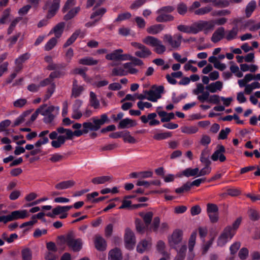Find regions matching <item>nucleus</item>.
<instances>
[{
	"label": "nucleus",
	"instance_id": "12",
	"mask_svg": "<svg viewBox=\"0 0 260 260\" xmlns=\"http://www.w3.org/2000/svg\"><path fill=\"white\" fill-rule=\"evenodd\" d=\"M90 120L94 124L96 131L100 129L102 125L105 123H109L110 122L108 115L106 113L102 114L100 118H99L97 116L92 117Z\"/></svg>",
	"mask_w": 260,
	"mask_h": 260
},
{
	"label": "nucleus",
	"instance_id": "18",
	"mask_svg": "<svg viewBox=\"0 0 260 260\" xmlns=\"http://www.w3.org/2000/svg\"><path fill=\"white\" fill-rule=\"evenodd\" d=\"M80 36V38H83L84 35L80 29H78L75 31V32L71 35V36L67 40L66 42L63 44V48H66L69 46L72 45Z\"/></svg>",
	"mask_w": 260,
	"mask_h": 260
},
{
	"label": "nucleus",
	"instance_id": "63",
	"mask_svg": "<svg viewBox=\"0 0 260 260\" xmlns=\"http://www.w3.org/2000/svg\"><path fill=\"white\" fill-rule=\"evenodd\" d=\"M157 44L155 46L154 51L158 54H162L166 50V47L161 44V42L160 40L159 43H157Z\"/></svg>",
	"mask_w": 260,
	"mask_h": 260
},
{
	"label": "nucleus",
	"instance_id": "57",
	"mask_svg": "<svg viewBox=\"0 0 260 260\" xmlns=\"http://www.w3.org/2000/svg\"><path fill=\"white\" fill-rule=\"evenodd\" d=\"M241 220H242L241 218L239 217L234 221V222L233 223L232 226L229 225V226H226V227H229L230 228V229L231 230V232H232L231 233H232L233 232H234V235H235V234L236 233L237 230L238 229V228L239 227V225L241 224Z\"/></svg>",
	"mask_w": 260,
	"mask_h": 260
},
{
	"label": "nucleus",
	"instance_id": "45",
	"mask_svg": "<svg viewBox=\"0 0 260 260\" xmlns=\"http://www.w3.org/2000/svg\"><path fill=\"white\" fill-rule=\"evenodd\" d=\"M21 256L22 260H31L32 251L29 248H24L21 250Z\"/></svg>",
	"mask_w": 260,
	"mask_h": 260
},
{
	"label": "nucleus",
	"instance_id": "34",
	"mask_svg": "<svg viewBox=\"0 0 260 260\" xmlns=\"http://www.w3.org/2000/svg\"><path fill=\"white\" fill-rule=\"evenodd\" d=\"M142 41L144 44L147 45L154 47L157 45V43L159 42V40L154 37L148 36L144 38Z\"/></svg>",
	"mask_w": 260,
	"mask_h": 260
},
{
	"label": "nucleus",
	"instance_id": "13",
	"mask_svg": "<svg viewBox=\"0 0 260 260\" xmlns=\"http://www.w3.org/2000/svg\"><path fill=\"white\" fill-rule=\"evenodd\" d=\"M183 232L180 230H175L172 233L171 238L169 239L170 245L171 247L180 243L182 240Z\"/></svg>",
	"mask_w": 260,
	"mask_h": 260
},
{
	"label": "nucleus",
	"instance_id": "40",
	"mask_svg": "<svg viewBox=\"0 0 260 260\" xmlns=\"http://www.w3.org/2000/svg\"><path fill=\"white\" fill-rule=\"evenodd\" d=\"M197 235V233L196 231L193 232L191 233V234L190 236V238L189 239L188 249H189V252L190 253H191V252L193 251V249L194 246L196 244V240Z\"/></svg>",
	"mask_w": 260,
	"mask_h": 260
},
{
	"label": "nucleus",
	"instance_id": "14",
	"mask_svg": "<svg viewBox=\"0 0 260 260\" xmlns=\"http://www.w3.org/2000/svg\"><path fill=\"white\" fill-rule=\"evenodd\" d=\"M217 148V149L212 155L211 159L213 161L219 159L220 162H224L226 160V157L223 154L225 152V148L222 145H218Z\"/></svg>",
	"mask_w": 260,
	"mask_h": 260
},
{
	"label": "nucleus",
	"instance_id": "61",
	"mask_svg": "<svg viewBox=\"0 0 260 260\" xmlns=\"http://www.w3.org/2000/svg\"><path fill=\"white\" fill-rule=\"evenodd\" d=\"M84 88L82 86L73 87L72 89V95L74 98H77L80 96L83 91Z\"/></svg>",
	"mask_w": 260,
	"mask_h": 260
},
{
	"label": "nucleus",
	"instance_id": "38",
	"mask_svg": "<svg viewBox=\"0 0 260 260\" xmlns=\"http://www.w3.org/2000/svg\"><path fill=\"white\" fill-rule=\"evenodd\" d=\"M198 173L199 169L198 168L194 169L188 168L183 171L182 173L183 176L187 177H189L191 176H198Z\"/></svg>",
	"mask_w": 260,
	"mask_h": 260
},
{
	"label": "nucleus",
	"instance_id": "50",
	"mask_svg": "<svg viewBox=\"0 0 260 260\" xmlns=\"http://www.w3.org/2000/svg\"><path fill=\"white\" fill-rule=\"evenodd\" d=\"M132 17V14L128 12L119 14L117 17L115 19L114 22H120L127 19H129Z\"/></svg>",
	"mask_w": 260,
	"mask_h": 260
},
{
	"label": "nucleus",
	"instance_id": "37",
	"mask_svg": "<svg viewBox=\"0 0 260 260\" xmlns=\"http://www.w3.org/2000/svg\"><path fill=\"white\" fill-rule=\"evenodd\" d=\"M256 6V3L255 1H251L246 6L245 9V14L247 18L251 16L252 12L254 11Z\"/></svg>",
	"mask_w": 260,
	"mask_h": 260
},
{
	"label": "nucleus",
	"instance_id": "64",
	"mask_svg": "<svg viewBox=\"0 0 260 260\" xmlns=\"http://www.w3.org/2000/svg\"><path fill=\"white\" fill-rule=\"evenodd\" d=\"M198 131L197 126L185 127L182 129V132L187 134H193L196 133Z\"/></svg>",
	"mask_w": 260,
	"mask_h": 260
},
{
	"label": "nucleus",
	"instance_id": "10",
	"mask_svg": "<svg viewBox=\"0 0 260 260\" xmlns=\"http://www.w3.org/2000/svg\"><path fill=\"white\" fill-rule=\"evenodd\" d=\"M125 248L128 250L134 249L136 244V238L133 232L129 228H126L124 235Z\"/></svg>",
	"mask_w": 260,
	"mask_h": 260
},
{
	"label": "nucleus",
	"instance_id": "19",
	"mask_svg": "<svg viewBox=\"0 0 260 260\" xmlns=\"http://www.w3.org/2000/svg\"><path fill=\"white\" fill-rule=\"evenodd\" d=\"M225 29L223 27H218L213 34L211 37L212 42L216 43L224 38Z\"/></svg>",
	"mask_w": 260,
	"mask_h": 260
},
{
	"label": "nucleus",
	"instance_id": "20",
	"mask_svg": "<svg viewBox=\"0 0 260 260\" xmlns=\"http://www.w3.org/2000/svg\"><path fill=\"white\" fill-rule=\"evenodd\" d=\"M161 108H162L161 107H158L156 111L159 116L161 117L160 121L161 122H169L175 118L174 114L173 112L167 113L164 111H158V109Z\"/></svg>",
	"mask_w": 260,
	"mask_h": 260
},
{
	"label": "nucleus",
	"instance_id": "62",
	"mask_svg": "<svg viewBox=\"0 0 260 260\" xmlns=\"http://www.w3.org/2000/svg\"><path fill=\"white\" fill-rule=\"evenodd\" d=\"M106 11L104 8L99 9L91 14L90 18L93 19L97 16L102 17L106 12Z\"/></svg>",
	"mask_w": 260,
	"mask_h": 260
},
{
	"label": "nucleus",
	"instance_id": "23",
	"mask_svg": "<svg viewBox=\"0 0 260 260\" xmlns=\"http://www.w3.org/2000/svg\"><path fill=\"white\" fill-rule=\"evenodd\" d=\"M12 220H15L18 219H24L28 216L27 212L26 210H15L10 213Z\"/></svg>",
	"mask_w": 260,
	"mask_h": 260
},
{
	"label": "nucleus",
	"instance_id": "27",
	"mask_svg": "<svg viewBox=\"0 0 260 260\" xmlns=\"http://www.w3.org/2000/svg\"><path fill=\"white\" fill-rule=\"evenodd\" d=\"M108 258L109 260H121L122 256L121 250L118 248L111 250L109 253Z\"/></svg>",
	"mask_w": 260,
	"mask_h": 260
},
{
	"label": "nucleus",
	"instance_id": "41",
	"mask_svg": "<svg viewBox=\"0 0 260 260\" xmlns=\"http://www.w3.org/2000/svg\"><path fill=\"white\" fill-rule=\"evenodd\" d=\"M64 133L66 134V135H64V136L68 140H72L74 136H76L77 137H80V129L75 130V131L73 132L71 129L67 128L66 132Z\"/></svg>",
	"mask_w": 260,
	"mask_h": 260
},
{
	"label": "nucleus",
	"instance_id": "28",
	"mask_svg": "<svg viewBox=\"0 0 260 260\" xmlns=\"http://www.w3.org/2000/svg\"><path fill=\"white\" fill-rule=\"evenodd\" d=\"M158 16L156 18L157 22H167L174 20V17L171 15L164 13H156Z\"/></svg>",
	"mask_w": 260,
	"mask_h": 260
},
{
	"label": "nucleus",
	"instance_id": "54",
	"mask_svg": "<svg viewBox=\"0 0 260 260\" xmlns=\"http://www.w3.org/2000/svg\"><path fill=\"white\" fill-rule=\"evenodd\" d=\"M30 57V54L28 53H25L21 55L18 58H16L15 61V63H19L22 64L26 60L28 59Z\"/></svg>",
	"mask_w": 260,
	"mask_h": 260
},
{
	"label": "nucleus",
	"instance_id": "52",
	"mask_svg": "<svg viewBox=\"0 0 260 260\" xmlns=\"http://www.w3.org/2000/svg\"><path fill=\"white\" fill-rule=\"evenodd\" d=\"M55 89V84L54 83L51 84L48 88L46 94L44 96V101L48 100L54 93Z\"/></svg>",
	"mask_w": 260,
	"mask_h": 260
},
{
	"label": "nucleus",
	"instance_id": "55",
	"mask_svg": "<svg viewBox=\"0 0 260 260\" xmlns=\"http://www.w3.org/2000/svg\"><path fill=\"white\" fill-rule=\"evenodd\" d=\"M127 74V72L121 67L115 68L112 70V75L114 76H123Z\"/></svg>",
	"mask_w": 260,
	"mask_h": 260
},
{
	"label": "nucleus",
	"instance_id": "48",
	"mask_svg": "<svg viewBox=\"0 0 260 260\" xmlns=\"http://www.w3.org/2000/svg\"><path fill=\"white\" fill-rule=\"evenodd\" d=\"M57 38H52L46 44L44 49L46 51L51 50L56 45Z\"/></svg>",
	"mask_w": 260,
	"mask_h": 260
},
{
	"label": "nucleus",
	"instance_id": "24",
	"mask_svg": "<svg viewBox=\"0 0 260 260\" xmlns=\"http://www.w3.org/2000/svg\"><path fill=\"white\" fill-rule=\"evenodd\" d=\"M112 180L111 176H102L92 179L91 182L94 184H102L106 182H110Z\"/></svg>",
	"mask_w": 260,
	"mask_h": 260
},
{
	"label": "nucleus",
	"instance_id": "25",
	"mask_svg": "<svg viewBox=\"0 0 260 260\" xmlns=\"http://www.w3.org/2000/svg\"><path fill=\"white\" fill-rule=\"evenodd\" d=\"M239 30L238 26H234L231 30L226 31V35L224 36V38L228 41L235 39L237 37Z\"/></svg>",
	"mask_w": 260,
	"mask_h": 260
},
{
	"label": "nucleus",
	"instance_id": "29",
	"mask_svg": "<svg viewBox=\"0 0 260 260\" xmlns=\"http://www.w3.org/2000/svg\"><path fill=\"white\" fill-rule=\"evenodd\" d=\"M165 28L162 24H157L151 25L147 28V32L151 35H156L161 32Z\"/></svg>",
	"mask_w": 260,
	"mask_h": 260
},
{
	"label": "nucleus",
	"instance_id": "17",
	"mask_svg": "<svg viewBox=\"0 0 260 260\" xmlns=\"http://www.w3.org/2000/svg\"><path fill=\"white\" fill-rule=\"evenodd\" d=\"M137 123L136 120H132L128 118L123 119L120 121L118 125L119 129H125L136 126Z\"/></svg>",
	"mask_w": 260,
	"mask_h": 260
},
{
	"label": "nucleus",
	"instance_id": "39",
	"mask_svg": "<svg viewBox=\"0 0 260 260\" xmlns=\"http://www.w3.org/2000/svg\"><path fill=\"white\" fill-rule=\"evenodd\" d=\"M187 250V246L186 245H182L177 252V255L175 257L174 260H184Z\"/></svg>",
	"mask_w": 260,
	"mask_h": 260
},
{
	"label": "nucleus",
	"instance_id": "58",
	"mask_svg": "<svg viewBox=\"0 0 260 260\" xmlns=\"http://www.w3.org/2000/svg\"><path fill=\"white\" fill-rule=\"evenodd\" d=\"M10 8H7L4 11L2 17L0 18L1 24H4L6 23L7 19H8L10 16Z\"/></svg>",
	"mask_w": 260,
	"mask_h": 260
},
{
	"label": "nucleus",
	"instance_id": "11",
	"mask_svg": "<svg viewBox=\"0 0 260 260\" xmlns=\"http://www.w3.org/2000/svg\"><path fill=\"white\" fill-rule=\"evenodd\" d=\"M55 107L54 106H50L48 107L46 109L42 110L41 115L44 117L43 119V122L46 124H50L54 120L55 116L52 114L54 111Z\"/></svg>",
	"mask_w": 260,
	"mask_h": 260
},
{
	"label": "nucleus",
	"instance_id": "26",
	"mask_svg": "<svg viewBox=\"0 0 260 260\" xmlns=\"http://www.w3.org/2000/svg\"><path fill=\"white\" fill-rule=\"evenodd\" d=\"M222 88V83L218 81L212 83L205 87V89L211 93H215L217 90H221Z\"/></svg>",
	"mask_w": 260,
	"mask_h": 260
},
{
	"label": "nucleus",
	"instance_id": "49",
	"mask_svg": "<svg viewBox=\"0 0 260 260\" xmlns=\"http://www.w3.org/2000/svg\"><path fill=\"white\" fill-rule=\"evenodd\" d=\"M191 188L189 182H187L180 187H178L175 189V192L177 194H180L184 192L189 191Z\"/></svg>",
	"mask_w": 260,
	"mask_h": 260
},
{
	"label": "nucleus",
	"instance_id": "46",
	"mask_svg": "<svg viewBox=\"0 0 260 260\" xmlns=\"http://www.w3.org/2000/svg\"><path fill=\"white\" fill-rule=\"evenodd\" d=\"M212 8L211 6H207L196 10L194 11V13L197 15H203L209 13L212 11Z\"/></svg>",
	"mask_w": 260,
	"mask_h": 260
},
{
	"label": "nucleus",
	"instance_id": "47",
	"mask_svg": "<svg viewBox=\"0 0 260 260\" xmlns=\"http://www.w3.org/2000/svg\"><path fill=\"white\" fill-rule=\"evenodd\" d=\"M172 137V132H167L165 133H157L153 136V139L159 141L164 140Z\"/></svg>",
	"mask_w": 260,
	"mask_h": 260
},
{
	"label": "nucleus",
	"instance_id": "1",
	"mask_svg": "<svg viewBox=\"0 0 260 260\" xmlns=\"http://www.w3.org/2000/svg\"><path fill=\"white\" fill-rule=\"evenodd\" d=\"M75 234L73 231L69 232L66 236H60L58 238L74 252H79L82 248L83 241L81 238H75Z\"/></svg>",
	"mask_w": 260,
	"mask_h": 260
},
{
	"label": "nucleus",
	"instance_id": "59",
	"mask_svg": "<svg viewBox=\"0 0 260 260\" xmlns=\"http://www.w3.org/2000/svg\"><path fill=\"white\" fill-rule=\"evenodd\" d=\"M209 92H210L208 90L205 91H204L202 93V95H199L198 96V100L201 103L208 102L210 96Z\"/></svg>",
	"mask_w": 260,
	"mask_h": 260
},
{
	"label": "nucleus",
	"instance_id": "60",
	"mask_svg": "<svg viewBox=\"0 0 260 260\" xmlns=\"http://www.w3.org/2000/svg\"><path fill=\"white\" fill-rule=\"evenodd\" d=\"M175 10V8L172 6H167L162 7L156 11V13H170L173 12Z\"/></svg>",
	"mask_w": 260,
	"mask_h": 260
},
{
	"label": "nucleus",
	"instance_id": "6",
	"mask_svg": "<svg viewBox=\"0 0 260 260\" xmlns=\"http://www.w3.org/2000/svg\"><path fill=\"white\" fill-rule=\"evenodd\" d=\"M49 138L52 140L51 145L54 148H60L68 140L64 135H58L56 131L51 132L49 135Z\"/></svg>",
	"mask_w": 260,
	"mask_h": 260
},
{
	"label": "nucleus",
	"instance_id": "56",
	"mask_svg": "<svg viewBox=\"0 0 260 260\" xmlns=\"http://www.w3.org/2000/svg\"><path fill=\"white\" fill-rule=\"evenodd\" d=\"M153 217V213L152 212H147L143 217V219L145 222L146 228L151 223Z\"/></svg>",
	"mask_w": 260,
	"mask_h": 260
},
{
	"label": "nucleus",
	"instance_id": "9",
	"mask_svg": "<svg viewBox=\"0 0 260 260\" xmlns=\"http://www.w3.org/2000/svg\"><path fill=\"white\" fill-rule=\"evenodd\" d=\"M131 45L139 49V50L136 51L135 53V55L138 57L145 58L151 54L150 49L140 43L133 42L131 43Z\"/></svg>",
	"mask_w": 260,
	"mask_h": 260
},
{
	"label": "nucleus",
	"instance_id": "51",
	"mask_svg": "<svg viewBox=\"0 0 260 260\" xmlns=\"http://www.w3.org/2000/svg\"><path fill=\"white\" fill-rule=\"evenodd\" d=\"M187 9L186 5L184 3H180L177 5V12L181 15H184L187 12Z\"/></svg>",
	"mask_w": 260,
	"mask_h": 260
},
{
	"label": "nucleus",
	"instance_id": "16",
	"mask_svg": "<svg viewBox=\"0 0 260 260\" xmlns=\"http://www.w3.org/2000/svg\"><path fill=\"white\" fill-rule=\"evenodd\" d=\"M49 130H44L42 132H41L39 134V137L40 138V139L38 140L36 143L35 144V146L37 147H40L42 145H45L49 143V140L48 137L47 136V135H49Z\"/></svg>",
	"mask_w": 260,
	"mask_h": 260
},
{
	"label": "nucleus",
	"instance_id": "2",
	"mask_svg": "<svg viewBox=\"0 0 260 260\" xmlns=\"http://www.w3.org/2000/svg\"><path fill=\"white\" fill-rule=\"evenodd\" d=\"M65 67L66 66L64 63H51L47 66V69L48 70L54 71L51 72L49 76V78L53 82L55 78H60L65 74Z\"/></svg>",
	"mask_w": 260,
	"mask_h": 260
},
{
	"label": "nucleus",
	"instance_id": "22",
	"mask_svg": "<svg viewBox=\"0 0 260 260\" xmlns=\"http://www.w3.org/2000/svg\"><path fill=\"white\" fill-rule=\"evenodd\" d=\"M65 25L66 23L64 22L58 23L51 30L49 35L54 33L55 38H59L63 33Z\"/></svg>",
	"mask_w": 260,
	"mask_h": 260
},
{
	"label": "nucleus",
	"instance_id": "42",
	"mask_svg": "<svg viewBox=\"0 0 260 260\" xmlns=\"http://www.w3.org/2000/svg\"><path fill=\"white\" fill-rule=\"evenodd\" d=\"M200 161L206 166H210L211 161L209 159L208 152L207 150L204 149L202 151Z\"/></svg>",
	"mask_w": 260,
	"mask_h": 260
},
{
	"label": "nucleus",
	"instance_id": "43",
	"mask_svg": "<svg viewBox=\"0 0 260 260\" xmlns=\"http://www.w3.org/2000/svg\"><path fill=\"white\" fill-rule=\"evenodd\" d=\"M149 245V242L148 241L143 240L138 244L137 251L140 253H142L147 249Z\"/></svg>",
	"mask_w": 260,
	"mask_h": 260
},
{
	"label": "nucleus",
	"instance_id": "35",
	"mask_svg": "<svg viewBox=\"0 0 260 260\" xmlns=\"http://www.w3.org/2000/svg\"><path fill=\"white\" fill-rule=\"evenodd\" d=\"M72 208V206H61L58 205L52 210V211L54 214H55V215H57L61 213L67 212Z\"/></svg>",
	"mask_w": 260,
	"mask_h": 260
},
{
	"label": "nucleus",
	"instance_id": "8",
	"mask_svg": "<svg viewBox=\"0 0 260 260\" xmlns=\"http://www.w3.org/2000/svg\"><path fill=\"white\" fill-rule=\"evenodd\" d=\"M231 230L229 227H225L222 233L217 239V244L218 246L223 247L228 242L229 239L231 240L234 236V233H231Z\"/></svg>",
	"mask_w": 260,
	"mask_h": 260
},
{
	"label": "nucleus",
	"instance_id": "5",
	"mask_svg": "<svg viewBox=\"0 0 260 260\" xmlns=\"http://www.w3.org/2000/svg\"><path fill=\"white\" fill-rule=\"evenodd\" d=\"M164 92V87L162 85L156 86L155 85L152 86L151 90L145 91V93L148 95L147 99L152 102H156L158 99L161 98V94Z\"/></svg>",
	"mask_w": 260,
	"mask_h": 260
},
{
	"label": "nucleus",
	"instance_id": "31",
	"mask_svg": "<svg viewBox=\"0 0 260 260\" xmlns=\"http://www.w3.org/2000/svg\"><path fill=\"white\" fill-rule=\"evenodd\" d=\"M75 184V181L72 180L63 181L56 184L55 187L57 189H65L72 187Z\"/></svg>",
	"mask_w": 260,
	"mask_h": 260
},
{
	"label": "nucleus",
	"instance_id": "3",
	"mask_svg": "<svg viewBox=\"0 0 260 260\" xmlns=\"http://www.w3.org/2000/svg\"><path fill=\"white\" fill-rule=\"evenodd\" d=\"M60 0H47L43 7L44 10L48 9L47 18L50 19L57 13L60 7Z\"/></svg>",
	"mask_w": 260,
	"mask_h": 260
},
{
	"label": "nucleus",
	"instance_id": "21",
	"mask_svg": "<svg viewBox=\"0 0 260 260\" xmlns=\"http://www.w3.org/2000/svg\"><path fill=\"white\" fill-rule=\"evenodd\" d=\"M83 129H80V136L83 134H87L89 131L96 132L97 131L95 127L94 124L92 122L86 121L82 123Z\"/></svg>",
	"mask_w": 260,
	"mask_h": 260
},
{
	"label": "nucleus",
	"instance_id": "33",
	"mask_svg": "<svg viewBox=\"0 0 260 260\" xmlns=\"http://www.w3.org/2000/svg\"><path fill=\"white\" fill-rule=\"evenodd\" d=\"M177 29L184 33L195 34L194 23L190 26L186 25H179L177 26Z\"/></svg>",
	"mask_w": 260,
	"mask_h": 260
},
{
	"label": "nucleus",
	"instance_id": "44",
	"mask_svg": "<svg viewBox=\"0 0 260 260\" xmlns=\"http://www.w3.org/2000/svg\"><path fill=\"white\" fill-rule=\"evenodd\" d=\"M136 228L137 232L140 234H143L144 233L146 229L148 228H146V225H144L142 221L139 219L137 218L135 221Z\"/></svg>",
	"mask_w": 260,
	"mask_h": 260
},
{
	"label": "nucleus",
	"instance_id": "30",
	"mask_svg": "<svg viewBox=\"0 0 260 260\" xmlns=\"http://www.w3.org/2000/svg\"><path fill=\"white\" fill-rule=\"evenodd\" d=\"M123 52V50L118 49L114 50L111 53L107 54L105 57L106 59L109 60H120V57H121V53Z\"/></svg>",
	"mask_w": 260,
	"mask_h": 260
},
{
	"label": "nucleus",
	"instance_id": "15",
	"mask_svg": "<svg viewBox=\"0 0 260 260\" xmlns=\"http://www.w3.org/2000/svg\"><path fill=\"white\" fill-rule=\"evenodd\" d=\"M94 243L95 248L100 251H104L107 248V242L106 240L100 235L95 236Z\"/></svg>",
	"mask_w": 260,
	"mask_h": 260
},
{
	"label": "nucleus",
	"instance_id": "36",
	"mask_svg": "<svg viewBox=\"0 0 260 260\" xmlns=\"http://www.w3.org/2000/svg\"><path fill=\"white\" fill-rule=\"evenodd\" d=\"M80 10V8L79 7H77L71 9L68 13L63 16V19L66 21L72 19L78 13Z\"/></svg>",
	"mask_w": 260,
	"mask_h": 260
},
{
	"label": "nucleus",
	"instance_id": "53",
	"mask_svg": "<svg viewBox=\"0 0 260 260\" xmlns=\"http://www.w3.org/2000/svg\"><path fill=\"white\" fill-rule=\"evenodd\" d=\"M22 17H16L14 20H13L11 23L8 30L7 34L8 35H10L12 33L14 28L17 24V23L22 19Z\"/></svg>",
	"mask_w": 260,
	"mask_h": 260
},
{
	"label": "nucleus",
	"instance_id": "7",
	"mask_svg": "<svg viewBox=\"0 0 260 260\" xmlns=\"http://www.w3.org/2000/svg\"><path fill=\"white\" fill-rule=\"evenodd\" d=\"M164 40L165 42H167L173 48L176 49L181 44L182 36L180 34H175L173 36L166 34L164 36Z\"/></svg>",
	"mask_w": 260,
	"mask_h": 260
},
{
	"label": "nucleus",
	"instance_id": "32",
	"mask_svg": "<svg viewBox=\"0 0 260 260\" xmlns=\"http://www.w3.org/2000/svg\"><path fill=\"white\" fill-rule=\"evenodd\" d=\"M99 63V60L92 57H85L79 60V63L85 66H94Z\"/></svg>",
	"mask_w": 260,
	"mask_h": 260
},
{
	"label": "nucleus",
	"instance_id": "4",
	"mask_svg": "<svg viewBox=\"0 0 260 260\" xmlns=\"http://www.w3.org/2000/svg\"><path fill=\"white\" fill-rule=\"evenodd\" d=\"M195 34L204 31L205 34L208 33L210 30L214 29L213 21L199 20L194 22Z\"/></svg>",
	"mask_w": 260,
	"mask_h": 260
}]
</instances>
